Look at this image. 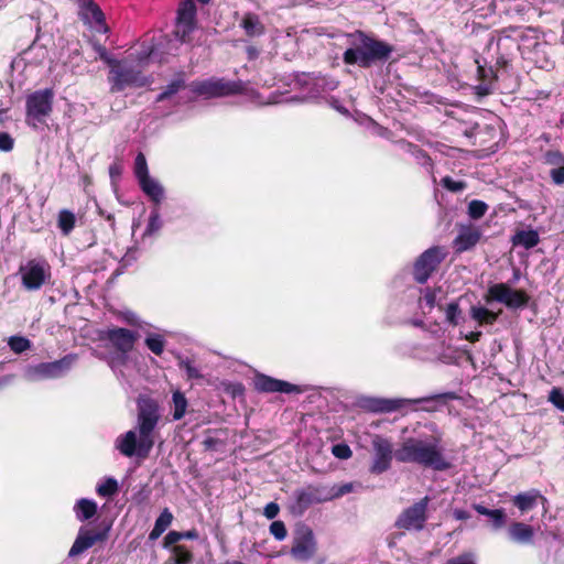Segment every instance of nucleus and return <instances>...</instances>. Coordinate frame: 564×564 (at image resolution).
<instances>
[{
	"label": "nucleus",
	"instance_id": "0eeeda50",
	"mask_svg": "<svg viewBox=\"0 0 564 564\" xmlns=\"http://www.w3.org/2000/svg\"><path fill=\"white\" fill-rule=\"evenodd\" d=\"M316 552L317 541L313 530L306 524H297L293 533L291 556L299 562H308Z\"/></svg>",
	"mask_w": 564,
	"mask_h": 564
},
{
	"label": "nucleus",
	"instance_id": "13d9d810",
	"mask_svg": "<svg viewBox=\"0 0 564 564\" xmlns=\"http://www.w3.org/2000/svg\"><path fill=\"white\" fill-rule=\"evenodd\" d=\"M489 518L491 519L492 528L495 530L503 528L507 523V516H506V512L503 509H501V520L500 521L496 520L497 519L496 516H490Z\"/></svg>",
	"mask_w": 564,
	"mask_h": 564
},
{
	"label": "nucleus",
	"instance_id": "f03ea898",
	"mask_svg": "<svg viewBox=\"0 0 564 564\" xmlns=\"http://www.w3.org/2000/svg\"><path fill=\"white\" fill-rule=\"evenodd\" d=\"M443 451L441 438L437 436L409 437L394 452V457L400 463H413L443 471L451 467Z\"/></svg>",
	"mask_w": 564,
	"mask_h": 564
},
{
	"label": "nucleus",
	"instance_id": "9b49d317",
	"mask_svg": "<svg viewBox=\"0 0 564 564\" xmlns=\"http://www.w3.org/2000/svg\"><path fill=\"white\" fill-rule=\"evenodd\" d=\"M446 252L442 247H431L415 261L413 275L417 283H425L438 264L445 259Z\"/></svg>",
	"mask_w": 564,
	"mask_h": 564
},
{
	"label": "nucleus",
	"instance_id": "864d4df0",
	"mask_svg": "<svg viewBox=\"0 0 564 564\" xmlns=\"http://www.w3.org/2000/svg\"><path fill=\"white\" fill-rule=\"evenodd\" d=\"M446 564H476L475 556L471 553H464L447 561Z\"/></svg>",
	"mask_w": 564,
	"mask_h": 564
},
{
	"label": "nucleus",
	"instance_id": "49530a36",
	"mask_svg": "<svg viewBox=\"0 0 564 564\" xmlns=\"http://www.w3.org/2000/svg\"><path fill=\"white\" fill-rule=\"evenodd\" d=\"M332 453L335 457H337L339 459H348L352 455L350 447L346 444L334 445L332 448Z\"/></svg>",
	"mask_w": 564,
	"mask_h": 564
},
{
	"label": "nucleus",
	"instance_id": "72a5a7b5",
	"mask_svg": "<svg viewBox=\"0 0 564 564\" xmlns=\"http://www.w3.org/2000/svg\"><path fill=\"white\" fill-rule=\"evenodd\" d=\"M96 491L100 497L110 498L119 491L118 481L115 478L109 477L102 484L97 486Z\"/></svg>",
	"mask_w": 564,
	"mask_h": 564
},
{
	"label": "nucleus",
	"instance_id": "5fc2aeb1",
	"mask_svg": "<svg viewBox=\"0 0 564 564\" xmlns=\"http://www.w3.org/2000/svg\"><path fill=\"white\" fill-rule=\"evenodd\" d=\"M550 176L554 184L563 185L564 184V165L560 167L552 169L550 172Z\"/></svg>",
	"mask_w": 564,
	"mask_h": 564
},
{
	"label": "nucleus",
	"instance_id": "f8f14e48",
	"mask_svg": "<svg viewBox=\"0 0 564 564\" xmlns=\"http://www.w3.org/2000/svg\"><path fill=\"white\" fill-rule=\"evenodd\" d=\"M138 338L137 332L123 327H112L100 334V339L111 344L122 362L127 360V355L133 349Z\"/></svg>",
	"mask_w": 564,
	"mask_h": 564
},
{
	"label": "nucleus",
	"instance_id": "9d476101",
	"mask_svg": "<svg viewBox=\"0 0 564 564\" xmlns=\"http://www.w3.org/2000/svg\"><path fill=\"white\" fill-rule=\"evenodd\" d=\"M452 393H444L433 397H425L419 399H383V398H368L365 399L362 405L371 412L389 413L403 408L406 404L414 403H430L437 399L452 398Z\"/></svg>",
	"mask_w": 564,
	"mask_h": 564
},
{
	"label": "nucleus",
	"instance_id": "a878e982",
	"mask_svg": "<svg viewBox=\"0 0 564 564\" xmlns=\"http://www.w3.org/2000/svg\"><path fill=\"white\" fill-rule=\"evenodd\" d=\"M196 11L193 0L183 1L177 9L176 22L196 23Z\"/></svg>",
	"mask_w": 564,
	"mask_h": 564
},
{
	"label": "nucleus",
	"instance_id": "4be33fe9",
	"mask_svg": "<svg viewBox=\"0 0 564 564\" xmlns=\"http://www.w3.org/2000/svg\"><path fill=\"white\" fill-rule=\"evenodd\" d=\"M174 517L169 508H164L158 519L155 520L154 527L149 533V540L155 541L158 540L171 525Z\"/></svg>",
	"mask_w": 564,
	"mask_h": 564
},
{
	"label": "nucleus",
	"instance_id": "39448f33",
	"mask_svg": "<svg viewBox=\"0 0 564 564\" xmlns=\"http://www.w3.org/2000/svg\"><path fill=\"white\" fill-rule=\"evenodd\" d=\"M191 90L206 98H216L236 95L242 91L241 82L227 80L224 78H210L205 80H194L189 85Z\"/></svg>",
	"mask_w": 564,
	"mask_h": 564
},
{
	"label": "nucleus",
	"instance_id": "de8ad7c7",
	"mask_svg": "<svg viewBox=\"0 0 564 564\" xmlns=\"http://www.w3.org/2000/svg\"><path fill=\"white\" fill-rule=\"evenodd\" d=\"M249 36L260 35L264 31V26L261 24L257 17H252L249 14Z\"/></svg>",
	"mask_w": 564,
	"mask_h": 564
},
{
	"label": "nucleus",
	"instance_id": "ddd939ff",
	"mask_svg": "<svg viewBox=\"0 0 564 564\" xmlns=\"http://www.w3.org/2000/svg\"><path fill=\"white\" fill-rule=\"evenodd\" d=\"M489 294L494 300L511 310L525 307L530 300V296L524 291L512 289L506 283H497L490 286Z\"/></svg>",
	"mask_w": 564,
	"mask_h": 564
},
{
	"label": "nucleus",
	"instance_id": "052dcab7",
	"mask_svg": "<svg viewBox=\"0 0 564 564\" xmlns=\"http://www.w3.org/2000/svg\"><path fill=\"white\" fill-rule=\"evenodd\" d=\"M100 59L105 62L110 67V69L117 67V65L121 63V61L110 57L108 52L105 53V55H101Z\"/></svg>",
	"mask_w": 564,
	"mask_h": 564
},
{
	"label": "nucleus",
	"instance_id": "37998d69",
	"mask_svg": "<svg viewBox=\"0 0 564 564\" xmlns=\"http://www.w3.org/2000/svg\"><path fill=\"white\" fill-rule=\"evenodd\" d=\"M549 401L564 412V393L558 388H553L549 394Z\"/></svg>",
	"mask_w": 564,
	"mask_h": 564
},
{
	"label": "nucleus",
	"instance_id": "b1692460",
	"mask_svg": "<svg viewBox=\"0 0 564 564\" xmlns=\"http://www.w3.org/2000/svg\"><path fill=\"white\" fill-rule=\"evenodd\" d=\"M470 317L478 323L479 326L492 325L498 319V313L491 312L484 306H471Z\"/></svg>",
	"mask_w": 564,
	"mask_h": 564
},
{
	"label": "nucleus",
	"instance_id": "6ab92c4d",
	"mask_svg": "<svg viewBox=\"0 0 564 564\" xmlns=\"http://www.w3.org/2000/svg\"><path fill=\"white\" fill-rule=\"evenodd\" d=\"M545 502L546 499L536 489L518 494L512 497V503L521 511L527 512L536 507L538 502Z\"/></svg>",
	"mask_w": 564,
	"mask_h": 564
},
{
	"label": "nucleus",
	"instance_id": "6e6d98bb",
	"mask_svg": "<svg viewBox=\"0 0 564 564\" xmlns=\"http://www.w3.org/2000/svg\"><path fill=\"white\" fill-rule=\"evenodd\" d=\"M422 301L430 310L433 308L436 304V291L426 289Z\"/></svg>",
	"mask_w": 564,
	"mask_h": 564
},
{
	"label": "nucleus",
	"instance_id": "7c9ffc66",
	"mask_svg": "<svg viewBox=\"0 0 564 564\" xmlns=\"http://www.w3.org/2000/svg\"><path fill=\"white\" fill-rule=\"evenodd\" d=\"M171 551L174 564H192L194 555L185 545H174Z\"/></svg>",
	"mask_w": 564,
	"mask_h": 564
},
{
	"label": "nucleus",
	"instance_id": "ea45409f",
	"mask_svg": "<svg viewBox=\"0 0 564 564\" xmlns=\"http://www.w3.org/2000/svg\"><path fill=\"white\" fill-rule=\"evenodd\" d=\"M295 497L297 505L303 509H306L316 501L315 495L306 490L297 491Z\"/></svg>",
	"mask_w": 564,
	"mask_h": 564
},
{
	"label": "nucleus",
	"instance_id": "bf43d9fd",
	"mask_svg": "<svg viewBox=\"0 0 564 564\" xmlns=\"http://www.w3.org/2000/svg\"><path fill=\"white\" fill-rule=\"evenodd\" d=\"M122 173V169L119 164L113 163L109 166V175L112 182H116Z\"/></svg>",
	"mask_w": 564,
	"mask_h": 564
},
{
	"label": "nucleus",
	"instance_id": "5701e85b",
	"mask_svg": "<svg viewBox=\"0 0 564 564\" xmlns=\"http://www.w3.org/2000/svg\"><path fill=\"white\" fill-rule=\"evenodd\" d=\"M139 185L141 189L156 204H159L163 198V188L162 186L150 177V175L140 178Z\"/></svg>",
	"mask_w": 564,
	"mask_h": 564
},
{
	"label": "nucleus",
	"instance_id": "58836bf2",
	"mask_svg": "<svg viewBox=\"0 0 564 564\" xmlns=\"http://www.w3.org/2000/svg\"><path fill=\"white\" fill-rule=\"evenodd\" d=\"M162 227V221L158 209L151 212L148 226L145 228V235H153L158 232Z\"/></svg>",
	"mask_w": 564,
	"mask_h": 564
},
{
	"label": "nucleus",
	"instance_id": "dca6fc26",
	"mask_svg": "<svg viewBox=\"0 0 564 564\" xmlns=\"http://www.w3.org/2000/svg\"><path fill=\"white\" fill-rule=\"evenodd\" d=\"M107 533L108 529L101 531L80 529L77 538L75 539L68 552V556H77L85 552L86 550L90 549L97 542L105 541L107 539Z\"/></svg>",
	"mask_w": 564,
	"mask_h": 564
},
{
	"label": "nucleus",
	"instance_id": "423d86ee",
	"mask_svg": "<svg viewBox=\"0 0 564 564\" xmlns=\"http://www.w3.org/2000/svg\"><path fill=\"white\" fill-rule=\"evenodd\" d=\"M22 286L26 291H37L51 280V267L45 260L31 259L19 268Z\"/></svg>",
	"mask_w": 564,
	"mask_h": 564
},
{
	"label": "nucleus",
	"instance_id": "4468645a",
	"mask_svg": "<svg viewBox=\"0 0 564 564\" xmlns=\"http://www.w3.org/2000/svg\"><path fill=\"white\" fill-rule=\"evenodd\" d=\"M372 447L373 459L370 466V473L380 475L390 468L394 452L390 441L381 436H376L372 440Z\"/></svg>",
	"mask_w": 564,
	"mask_h": 564
},
{
	"label": "nucleus",
	"instance_id": "f3484780",
	"mask_svg": "<svg viewBox=\"0 0 564 564\" xmlns=\"http://www.w3.org/2000/svg\"><path fill=\"white\" fill-rule=\"evenodd\" d=\"M76 359L77 355L68 354L59 360L41 362L34 368V372L43 379L58 378L70 368Z\"/></svg>",
	"mask_w": 564,
	"mask_h": 564
},
{
	"label": "nucleus",
	"instance_id": "4d7b16f0",
	"mask_svg": "<svg viewBox=\"0 0 564 564\" xmlns=\"http://www.w3.org/2000/svg\"><path fill=\"white\" fill-rule=\"evenodd\" d=\"M280 511V507L278 503L275 502H269L265 507H264V510H263V514L268 518V519H274L278 513Z\"/></svg>",
	"mask_w": 564,
	"mask_h": 564
},
{
	"label": "nucleus",
	"instance_id": "c85d7f7f",
	"mask_svg": "<svg viewBox=\"0 0 564 564\" xmlns=\"http://www.w3.org/2000/svg\"><path fill=\"white\" fill-rule=\"evenodd\" d=\"M76 225L75 215L68 209H62L58 213L57 226L63 235L68 236Z\"/></svg>",
	"mask_w": 564,
	"mask_h": 564
},
{
	"label": "nucleus",
	"instance_id": "603ef678",
	"mask_svg": "<svg viewBox=\"0 0 564 564\" xmlns=\"http://www.w3.org/2000/svg\"><path fill=\"white\" fill-rule=\"evenodd\" d=\"M473 508L479 514H482V516H486V517L496 516V518H498L497 519L498 521L501 520V509H488V508L484 507L482 505H478V503H475L473 506Z\"/></svg>",
	"mask_w": 564,
	"mask_h": 564
},
{
	"label": "nucleus",
	"instance_id": "2f4dec72",
	"mask_svg": "<svg viewBox=\"0 0 564 564\" xmlns=\"http://www.w3.org/2000/svg\"><path fill=\"white\" fill-rule=\"evenodd\" d=\"M145 346L156 356H161L164 351L165 340L160 334H150L145 340Z\"/></svg>",
	"mask_w": 564,
	"mask_h": 564
},
{
	"label": "nucleus",
	"instance_id": "e2e57ef3",
	"mask_svg": "<svg viewBox=\"0 0 564 564\" xmlns=\"http://www.w3.org/2000/svg\"><path fill=\"white\" fill-rule=\"evenodd\" d=\"M352 487H354L352 484H345L339 488L337 495L343 496V495L349 494L350 491H352Z\"/></svg>",
	"mask_w": 564,
	"mask_h": 564
},
{
	"label": "nucleus",
	"instance_id": "0e129e2a",
	"mask_svg": "<svg viewBox=\"0 0 564 564\" xmlns=\"http://www.w3.org/2000/svg\"><path fill=\"white\" fill-rule=\"evenodd\" d=\"M99 214L105 217L107 221L110 223L112 229H115V216L112 214H106L104 210L99 209Z\"/></svg>",
	"mask_w": 564,
	"mask_h": 564
},
{
	"label": "nucleus",
	"instance_id": "c756f323",
	"mask_svg": "<svg viewBox=\"0 0 564 564\" xmlns=\"http://www.w3.org/2000/svg\"><path fill=\"white\" fill-rule=\"evenodd\" d=\"M172 401H173V408H174L173 419L175 421H178L185 415L186 408H187V400H186L184 393H182L181 391L177 390V391L173 392Z\"/></svg>",
	"mask_w": 564,
	"mask_h": 564
},
{
	"label": "nucleus",
	"instance_id": "2eb2a0df",
	"mask_svg": "<svg viewBox=\"0 0 564 564\" xmlns=\"http://www.w3.org/2000/svg\"><path fill=\"white\" fill-rule=\"evenodd\" d=\"M254 389L259 392L273 393V392H283V393H300L302 390L300 387L292 384L290 382L279 380L265 375L256 373L253 379Z\"/></svg>",
	"mask_w": 564,
	"mask_h": 564
},
{
	"label": "nucleus",
	"instance_id": "393cba45",
	"mask_svg": "<svg viewBox=\"0 0 564 564\" xmlns=\"http://www.w3.org/2000/svg\"><path fill=\"white\" fill-rule=\"evenodd\" d=\"M186 87L185 79H184V73L181 72L177 74V76L162 90L161 94L158 95L155 98L156 102H162L169 98H171L173 95L177 94L180 90L184 89Z\"/></svg>",
	"mask_w": 564,
	"mask_h": 564
},
{
	"label": "nucleus",
	"instance_id": "338daca9",
	"mask_svg": "<svg viewBox=\"0 0 564 564\" xmlns=\"http://www.w3.org/2000/svg\"><path fill=\"white\" fill-rule=\"evenodd\" d=\"M481 336V333L480 332H477V333H470L468 336H467V339L471 343H475V341H478L479 338Z\"/></svg>",
	"mask_w": 564,
	"mask_h": 564
},
{
	"label": "nucleus",
	"instance_id": "774afa93",
	"mask_svg": "<svg viewBox=\"0 0 564 564\" xmlns=\"http://www.w3.org/2000/svg\"><path fill=\"white\" fill-rule=\"evenodd\" d=\"M82 182L84 186H89L91 185V177L88 174H85L82 176Z\"/></svg>",
	"mask_w": 564,
	"mask_h": 564
},
{
	"label": "nucleus",
	"instance_id": "8fccbe9b",
	"mask_svg": "<svg viewBox=\"0 0 564 564\" xmlns=\"http://www.w3.org/2000/svg\"><path fill=\"white\" fill-rule=\"evenodd\" d=\"M13 147L14 139L8 132H0V151L10 152Z\"/></svg>",
	"mask_w": 564,
	"mask_h": 564
},
{
	"label": "nucleus",
	"instance_id": "cd10ccee",
	"mask_svg": "<svg viewBox=\"0 0 564 564\" xmlns=\"http://www.w3.org/2000/svg\"><path fill=\"white\" fill-rule=\"evenodd\" d=\"M539 235L534 230H521L513 237V243L531 249L539 243Z\"/></svg>",
	"mask_w": 564,
	"mask_h": 564
},
{
	"label": "nucleus",
	"instance_id": "473e14b6",
	"mask_svg": "<svg viewBox=\"0 0 564 564\" xmlns=\"http://www.w3.org/2000/svg\"><path fill=\"white\" fill-rule=\"evenodd\" d=\"M177 365H178L180 369H183L186 372V377L188 380L203 378V375L194 366V364L191 359L177 356Z\"/></svg>",
	"mask_w": 564,
	"mask_h": 564
},
{
	"label": "nucleus",
	"instance_id": "79ce46f5",
	"mask_svg": "<svg viewBox=\"0 0 564 564\" xmlns=\"http://www.w3.org/2000/svg\"><path fill=\"white\" fill-rule=\"evenodd\" d=\"M442 185L453 192V193H457V192H462L466 188V183L465 182H462V181H455L453 180L452 177L449 176H445L442 178L441 181Z\"/></svg>",
	"mask_w": 564,
	"mask_h": 564
},
{
	"label": "nucleus",
	"instance_id": "a18cd8bd",
	"mask_svg": "<svg viewBox=\"0 0 564 564\" xmlns=\"http://www.w3.org/2000/svg\"><path fill=\"white\" fill-rule=\"evenodd\" d=\"M545 162L556 167L564 165V154L560 151H547L545 153Z\"/></svg>",
	"mask_w": 564,
	"mask_h": 564
},
{
	"label": "nucleus",
	"instance_id": "680f3d73",
	"mask_svg": "<svg viewBox=\"0 0 564 564\" xmlns=\"http://www.w3.org/2000/svg\"><path fill=\"white\" fill-rule=\"evenodd\" d=\"M453 516L456 520H467L470 518V513L464 509H454Z\"/></svg>",
	"mask_w": 564,
	"mask_h": 564
},
{
	"label": "nucleus",
	"instance_id": "4c0bfd02",
	"mask_svg": "<svg viewBox=\"0 0 564 564\" xmlns=\"http://www.w3.org/2000/svg\"><path fill=\"white\" fill-rule=\"evenodd\" d=\"M134 175L138 178V181L149 175L147 159L142 152H139L135 156Z\"/></svg>",
	"mask_w": 564,
	"mask_h": 564
},
{
	"label": "nucleus",
	"instance_id": "09e8293b",
	"mask_svg": "<svg viewBox=\"0 0 564 564\" xmlns=\"http://www.w3.org/2000/svg\"><path fill=\"white\" fill-rule=\"evenodd\" d=\"M87 9L97 24L105 23V14L97 3L90 0Z\"/></svg>",
	"mask_w": 564,
	"mask_h": 564
},
{
	"label": "nucleus",
	"instance_id": "c9c22d12",
	"mask_svg": "<svg viewBox=\"0 0 564 564\" xmlns=\"http://www.w3.org/2000/svg\"><path fill=\"white\" fill-rule=\"evenodd\" d=\"M488 210V205L478 199H474L468 204V215L471 219L481 218Z\"/></svg>",
	"mask_w": 564,
	"mask_h": 564
},
{
	"label": "nucleus",
	"instance_id": "6e6552de",
	"mask_svg": "<svg viewBox=\"0 0 564 564\" xmlns=\"http://www.w3.org/2000/svg\"><path fill=\"white\" fill-rule=\"evenodd\" d=\"M54 91L52 88L35 90L25 100L28 119L43 123L53 111Z\"/></svg>",
	"mask_w": 564,
	"mask_h": 564
},
{
	"label": "nucleus",
	"instance_id": "412c9836",
	"mask_svg": "<svg viewBox=\"0 0 564 564\" xmlns=\"http://www.w3.org/2000/svg\"><path fill=\"white\" fill-rule=\"evenodd\" d=\"M97 503L94 500L82 498L74 506L76 518L80 522L90 520L97 514Z\"/></svg>",
	"mask_w": 564,
	"mask_h": 564
},
{
	"label": "nucleus",
	"instance_id": "7ed1b4c3",
	"mask_svg": "<svg viewBox=\"0 0 564 564\" xmlns=\"http://www.w3.org/2000/svg\"><path fill=\"white\" fill-rule=\"evenodd\" d=\"M348 48L343 54L347 65H357L369 68L377 63L386 62L393 48L383 41H379L362 31L347 34Z\"/></svg>",
	"mask_w": 564,
	"mask_h": 564
},
{
	"label": "nucleus",
	"instance_id": "bb28decb",
	"mask_svg": "<svg viewBox=\"0 0 564 564\" xmlns=\"http://www.w3.org/2000/svg\"><path fill=\"white\" fill-rule=\"evenodd\" d=\"M198 539V532L196 529H192L184 532L170 531L163 540L164 547H171L177 545L176 543L181 540H196Z\"/></svg>",
	"mask_w": 564,
	"mask_h": 564
},
{
	"label": "nucleus",
	"instance_id": "69168bd1",
	"mask_svg": "<svg viewBox=\"0 0 564 564\" xmlns=\"http://www.w3.org/2000/svg\"><path fill=\"white\" fill-rule=\"evenodd\" d=\"M94 48L98 53L99 58L107 53V48L98 42L94 43Z\"/></svg>",
	"mask_w": 564,
	"mask_h": 564
},
{
	"label": "nucleus",
	"instance_id": "a211bd4d",
	"mask_svg": "<svg viewBox=\"0 0 564 564\" xmlns=\"http://www.w3.org/2000/svg\"><path fill=\"white\" fill-rule=\"evenodd\" d=\"M481 231L473 226L462 227L454 240V247L457 252H464L477 245L480 240Z\"/></svg>",
	"mask_w": 564,
	"mask_h": 564
},
{
	"label": "nucleus",
	"instance_id": "c03bdc74",
	"mask_svg": "<svg viewBox=\"0 0 564 564\" xmlns=\"http://www.w3.org/2000/svg\"><path fill=\"white\" fill-rule=\"evenodd\" d=\"M270 533L279 541H282L286 538V528L282 521H273L270 524Z\"/></svg>",
	"mask_w": 564,
	"mask_h": 564
},
{
	"label": "nucleus",
	"instance_id": "f704fd0d",
	"mask_svg": "<svg viewBox=\"0 0 564 564\" xmlns=\"http://www.w3.org/2000/svg\"><path fill=\"white\" fill-rule=\"evenodd\" d=\"M196 23L176 22L174 34L183 43L189 41L192 32L195 30Z\"/></svg>",
	"mask_w": 564,
	"mask_h": 564
},
{
	"label": "nucleus",
	"instance_id": "1a4fd4ad",
	"mask_svg": "<svg viewBox=\"0 0 564 564\" xmlns=\"http://www.w3.org/2000/svg\"><path fill=\"white\" fill-rule=\"evenodd\" d=\"M430 498L424 497L409 508L404 509L395 520V528L405 531H422L427 521V506Z\"/></svg>",
	"mask_w": 564,
	"mask_h": 564
},
{
	"label": "nucleus",
	"instance_id": "e433bc0d",
	"mask_svg": "<svg viewBox=\"0 0 564 564\" xmlns=\"http://www.w3.org/2000/svg\"><path fill=\"white\" fill-rule=\"evenodd\" d=\"M9 346L15 354H21L30 348L31 341L22 336H12L9 339Z\"/></svg>",
	"mask_w": 564,
	"mask_h": 564
},
{
	"label": "nucleus",
	"instance_id": "f257e3e1",
	"mask_svg": "<svg viewBox=\"0 0 564 564\" xmlns=\"http://www.w3.org/2000/svg\"><path fill=\"white\" fill-rule=\"evenodd\" d=\"M161 420L160 405L156 400L140 395L137 399V432L128 431L118 438L117 448L127 457L137 456L141 459L149 457L154 446V430Z\"/></svg>",
	"mask_w": 564,
	"mask_h": 564
},
{
	"label": "nucleus",
	"instance_id": "aec40b11",
	"mask_svg": "<svg viewBox=\"0 0 564 564\" xmlns=\"http://www.w3.org/2000/svg\"><path fill=\"white\" fill-rule=\"evenodd\" d=\"M508 535L516 543L529 544L533 540L534 530L523 522H512L508 528Z\"/></svg>",
	"mask_w": 564,
	"mask_h": 564
},
{
	"label": "nucleus",
	"instance_id": "3c124183",
	"mask_svg": "<svg viewBox=\"0 0 564 564\" xmlns=\"http://www.w3.org/2000/svg\"><path fill=\"white\" fill-rule=\"evenodd\" d=\"M202 445H203L204 451H206V452H216L219 449V446L223 445V442L216 437L207 436L202 442Z\"/></svg>",
	"mask_w": 564,
	"mask_h": 564
},
{
	"label": "nucleus",
	"instance_id": "a19ab883",
	"mask_svg": "<svg viewBox=\"0 0 564 564\" xmlns=\"http://www.w3.org/2000/svg\"><path fill=\"white\" fill-rule=\"evenodd\" d=\"M446 319L452 325L458 324V317L460 315V308L457 302H452L446 306L445 310Z\"/></svg>",
	"mask_w": 564,
	"mask_h": 564
},
{
	"label": "nucleus",
	"instance_id": "20e7f679",
	"mask_svg": "<svg viewBox=\"0 0 564 564\" xmlns=\"http://www.w3.org/2000/svg\"><path fill=\"white\" fill-rule=\"evenodd\" d=\"M110 93L123 91L126 88H141L150 84L147 76L137 66L121 62L109 70Z\"/></svg>",
	"mask_w": 564,
	"mask_h": 564
}]
</instances>
